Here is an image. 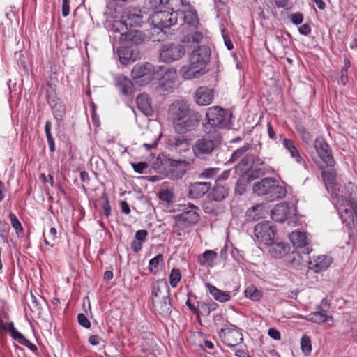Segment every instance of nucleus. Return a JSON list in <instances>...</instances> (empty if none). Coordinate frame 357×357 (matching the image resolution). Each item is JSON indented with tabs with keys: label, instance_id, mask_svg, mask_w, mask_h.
Returning <instances> with one entry per match:
<instances>
[{
	"label": "nucleus",
	"instance_id": "f257e3e1",
	"mask_svg": "<svg viewBox=\"0 0 357 357\" xmlns=\"http://www.w3.org/2000/svg\"><path fill=\"white\" fill-rule=\"evenodd\" d=\"M206 118V122L203 124V131L221 134L220 130L229 126L231 114L219 106H213L207 109Z\"/></svg>",
	"mask_w": 357,
	"mask_h": 357
},
{
	"label": "nucleus",
	"instance_id": "f03ea898",
	"mask_svg": "<svg viewBox=\"0 0 357 357\" xmlns=\"http://www.w3.org/2000/svg\"><path fill=\"white\" fill-rule=\"evenodd\" d=\"M252 190L258 196H267V199L270 201L281 199L287 193L286 188L271 177L264 178L260 181L255 183Z\"/></svg>",
	"mask_w": 357,
	"mask_h": 357
},
{
	"label": "nucleus",
	"instance_id": "7ed1b4c3",
	"mask_svg": "<svg viewBox=\"0 0 357 357\" xmlns=\"http://www.w3.org/2000/svg\"><path fill=\"white\" fill-rule=\"evenodd\" d=\"M142 23V15L141 11L136 8H129L125 9L121 19L116 21L113 25L116 31L121 33L122 36H130L132 33H128L127 30L131 28L139 27Z\"/></svg>",
	"mask_w": 357,
	"mask_h": 357
},
{
	"label": "nucleus",
	"instance_id": "20e7f679",
	"mask_svg": "<svg viewBox=\"0 0 357 357\" xmlns=\"http://www.w3.org/2000/svg\"><path fill=\"white\" fill-rule=\"evenodd\" d=\"M197 206L190 204L181 214L174 217L173 225L174 231L178 236H181V231L197 224L200 219Z\"/></svg>",
	"mask_w": 357,
	"mask_h": 357
},
{
	"label": "nucleus",
	"instance_id": "39448f33",
	"mask_svg": "<svg viewBox=\"0 0 357 357\" xmlns=\"http://www.w3.org/2000/svg\"><path fill=\"white\" fill-rule=\"evenodd\" d=\"M204 135L198 139L192 146L194 154L197 157H202L211 154L222 142L221 134L209 133L204 131Z\"/></svg>",
	"mask_w": 357,
	"mask_h": 357
},
{
	"label": "nucleus",
	"instance_id": "423d86ee",
	"mask_svg": "<svg viewBox=\"0 0 357 357\" xmlns=\"http://www.w3.org/2000/svg\"><path fill=\"white\" fill-rule=\"evenodd\" d=\"M177 78L176 70L174 68L158 66L155 79L159 81L158 89L160 92L171 93Z\"/></svg>",
	"mask_w": 357,
	"mask_h": 357
},
{
	"label": "nucleus",
	"instance_id": "0eeeda50",
	"mask_svg": "<svg viewBox=\"0 0 357 357\" xmlns=\"http://www.w3.org/2000/svg\"><path fill=\"white\" fill-rule=\"evenodd\" d=\"M183 10L178 11V16L182 22L181 23V33H186L189 30L198 29L201 26L197 11L190 7L188 3H184V0H181Z\"/></svg>",
	"mask_w": 357,
	"mask_h": 357
},
{
	"label": "nucleus",
	"instance_id": "6e6552de",
	"mask_svg": "<svg viewBox=\"0 0 357 357\" xmlns=\"http://www.w3.org/2000/svg\"><path fill=\"white\" fill-rule=\"evenodd\" d=\"M314 146L320 160V162L316 160L314 162L321 169L335 165V160L329 145L322 137H317L315 139Z\"/></svg>",
	"mask_w": 357,
	"mask_h": 357
},
{
	"label": "nucleus",
	"instance_id": "1a4fd4ad",
	"mask_svg": "<svg viewBox=\"0 0 357 357\" xmlns=\"http://www.w3.org/2000/svg\"><path fill=\"white\" fill-rule=\"evenodd\" d=\"M156 68L150 63L136 64L131 72L132 79L136 84L144 86L155 79Z\"/></svg>",
	"mask_w": 357,
	"mask_h": 357
},
{
	"label": "nucleus",
	"instance_id": "9d476101",
	"mask_svg": "<svg viewBox=\"0 0 357 357\" xmlns=\"http://www.w3.org/2000/svg\"><path fill=\"white\" fill-rule=\"evenodd\" d=\"M185 54L184 45L179 43H167L160 49V59L165 63H172L181 59Z\"/></svg>",
	"mask_w": 357,
	"mask_h": 357
},
{
	"label": "nucleus",
	"instance_id": "9b49d317",
	"mask_svg": "<svg viewBox=\"0 0 357 357\" xmlns=\"http://www.w3.org/2000/svg\"><path fill=\"white\" fill-rule=\"evenodd\" d=\"M219 336L224 344L229 347H235L243 341V334L238 328L229 324L219 331Z\"/></svg>",
	"mask_w": 357,
	"mask_h": 357
},
{
	"label": "nucleus",
	"instance_id": "f8f14e48",
	"mask_svg": "<svg viewBox=\"0 0 357 357\" xmlns=\"http://www.w3.org/2000/svg\"><path fill=\"white\" fill-rule=\"evenodd\" d=\"M178 17V11H158L155 12L151 17V22L158 29L162 30L167 29L177 22Z\"/></svg>",
	"mask_w": 357,
	"mask_h": 357
},
{
	"label": "nucleus",
	"instance_id": "ddd939ff",
	"mask_svg": "<svg viewBox=\"0 0 357 357\" xmlns=\"http://www.w3.org/2000/svg\"><path fill=\"white\" fill-rule=\"evenodd\" d=\"M190 108V103L184 100H178L170 105L169 108V115L172 119V123L179 121L188 114L195 112Z\"/></svg>",
	"mask_w": 357,
	"mask_h": 357
},
{
	"label": "nucleus",
	"instance_id": "4468645a",
	"mask_svg": "<svg viewBox=\"0 0 357 357\" xmlns=\"http://www.w3.org/2000/svg\"><path fill=\"white\" fill-rule=\"evenodd\" d=\"M201 120V114L195 111L176 122L173 126L177 132L185 133L195 130L199 125Z\"/></svg>",
	"mask_w": 357,
	"mask_h": 357
},
{
	"label": "nucleus",
	"instance_id": "2eb2a0df",
	"mask_svg": "<svg viewBox=\"0 0 357 357\" xmlns=\"http://www.w3.org/2000/svg\"><path fill=\"white\" fill-rule=\"evenodd\" d=\"M257 239L266 245L271 244L275 239V231L273 227L268 222L257 224L254 229Z\"/></svg>",
	"mask_w": 357,
	"mask_h": 357
},
{
	"label": "nucleus",
	"instance_id": "dca6fc26",
	"mask_svg": "<svg viewBox=\"0 0 357 357\" xmlns=\"http://www.w3.org/2000/svg\"><path fill=\"white\" fill-rule=\"evenodd\" d=\"M211 54V49L208 46L200 45L192 50L190 56V62L193 65H197L202 70H206V66L210 60Z\"/></svg>",
	"mask_w": 357,
	"mask_h": 357
},
{
	"label": "nucleus",
	"instance_id": "f3484780",
	"mask_svg": "<svg viewBox=\"0 0 357 357\" xmlns=\"http://www.w3.org/2000/svg\"><path fill=\"white\" fill-rule=\"evenodd\" d=\"M295 214L296 208L294 204L287 203L278 204L271 211L272 219L279 222H284Z\"/></svg>",
	"mask_w": 357,
	"mask_h": 357
},
{
	"label": "nucleus",
	"instance_id": "a211bd4d",
	"mask_svg": "<svg viewBox=\"0 0 357 357\" xmlns=\"http://www.w3.org/2000/svg\"><path fill=\"white\" fill-rule=\"evenodd\" d=\"M289 237L293 245L296 248L300 249L302 253L308 255L312 252L310 241L306 233L294 231L289 234Z\"/></svg>",
	"mask_w": 357,
	"mask_h": 357
},
{
	"label": "nucleus",
	"instance_id": "6ab92c4d",
	"mask_svg": "<svg viewBox=\"0 0 357 357\" xmlns=\"http://www.w3.org/2000/svg\"><path fill=\"white\" fill-rule=\"evenodd\" d=\"M188 162L185 160H171L168 165V169L165 176L172 180L181 178L185 174Z\"/></svg>",
	"mask_w": 357,
	"mask_h": 357
},
{
	"label": "nucleus",
	"instance_id": "aec40b11",
	"mask_svg": "<svg viewBox=\"0 0 357 357\" xmlns=\"http://www.w3.org/2000/svg\"><path fill=\"white\" fill-rule=\"evenodd\" d=\"M214 98V91L206 86H199L197 89L194 95V100L199 106L210 105Z\"/></svg>",
	"mask_w": 357,
	"mask_h": 357
},
{
	"label": "nucleus",
	"instance_id": "412c9836",
	"mask_svg": "<svg viewBox=\"0 0 357 357\" xmlns=\"http://www.w3.org/2000/svg\"><path fill=\"white\" fill-rule=\"evenodd\" d=\"M333 262L332 257L327 255L314 257L309 262V268L315 273H320L328 269Z\"/></svg>",
	"mask_w": 357,
	"mask_h": 357
},
{
	"label": "nucleus",
	"instance_id": "4be33fe9",
	"mask_svg": "<svg viewBox=\"0 0 357 357\" xmlns=\"http://www.w3.org/2000/svg\"><path fill=\"white\" fill-rule=\"evenodd\" d=\"M206 73V70H202V68H200L197 65H193L191 62L189 64L183 66L179 70L181 76L187 80L197 79Z\"/></svg>",
	"mask_w": 357,
	"mask_h": 357
},
{
	"label": "nucleus",
	"instance_id": "5701e85b",
	"mask_svg": "<svg viewBox=\"0 0 357 357\" xmlns=\"http://www.w3.org/2000/svg\"><path fill=\"white\" fill-rule=\"evenodd\" d=\"M170 296V289L165 280H158L151 288V301Z\"/></svg>",
	"mask_w": 357,
	"mask_h": 357
},
{
	"label": "nucleus",
	"instance_id": "b1692460",
	"mask_svg": "<svg viewBox=\"0 0 357 357\" xmlns=\"http://www.w3.org/2000/svg\"><path fill=\"white\" fill-rule=\"evenodd\" d=\"M211 188L210 182H195L188 188V197L197 199L203 197Z\"/></svg>",
	"mask_w": 357,
	"mask_h": 357
},
{
	"label": "nucleus",
	"instance_id": "393cba45",
	"mask_svg": "<svg viewBox=\"0 0 357 357\" xmlns=\"http://www.w3.org/2000/svg\"><path fill=\"white\" fill-rule=\"evenodd\" d=\"M267 245L269 247V253L275 258H281L285 256L290 249L289 244L278 241L277 239H274L271 244H268Z\"/></svg>",
	"mask_w": 357,
	"mask_h": 357
},
{
	"label": "nucleus",
	"instance_id": "a878e982",
	"mask_svg": "<svg viewBox=\"0 0 357 357\" xmlns=\"http://www.w3.org/2000/svg\"><path fill=\"white\" fill-rule=\"evenodd\" d=\"M47 102L52 108L53 114L56 120H62L66 114V108L63 102L56 96L49 95Z\"/></svg>",
	"mask_w": 357,
	"mask_h": 357
},
{
	"label": "nucleus",
	"instance_id": "bb28decb",
	"mask_svg": "<svg viewBox=\"0 0 357 357\" xmlns=\"http://www.w3.org/2000/svg\"><path fill=\"white\" fill-rule=\"evenodd\" d=\"M152 301V305L154 312L163 317H167L171 313L172 304L169 297L162 298V299H155Z\"/></svg>",
	"mask_w": 357,
	"mask_h": 357
},
{
	"label": "nucleus",
	"instance_id": "cd10ccee",
	"mask_svg": "<svg viewBox=\"0 0 357 357\" xmlns=\"http://www.w3.org/2000/svg\"><path fill=\"white\" fill-rule=\"evenodd\" d=\"M137 108L146 116H151L153 114L150 98L148 95L142 93L136 98Z\"/></svg>",
	"mask_w": 357,
	"mask_h": 357
},
{
	"label": "nucleus",
	"instance_id": "c85d7f7f",
	"mask_svg": "<svg viewBox=\"0 0 357 357\" xmlns=\"http://www.w3.org/2000/svg\"><path fill=\"white\" fill-rule=\"evenodd\" d=\"M115 86L121 93L127 95L132 86V82L123 75H118L114 78Z\"/></svg>",
	"mask_w": 357,
	"mask_h": 357
},
{
	"label": "nucleus",
	"instance_id": "c756f323",
	"mask_svg": "<svg viewBox=\"0 0 357 357\" xmlns=\"http://www.w3.org/2000/svg\"><path fill=\"white\" fill-rule=\"evenodd\" d=\"M306 319L310 321L319 324L326 323L330 321H333V317L327 314L326 311L323 309L310 313Z\"/></svg>",
	"mask_w": 357,
	"mask_h": 357
},
{
	"label": "nucleus",
	"instance_id": "7c9ffc66",
	"mask_svg": "<svg viewBox=\"0 0 357 357\" xmlns=\"http://www.w3.org/2000/svg\"><path fill=\"white\" fill-rule=\"evenodd\" d=\"M206 287L209 293L216 301L224 303L230 300L231 296L228 292L222 291L209 283H206Z\"/></svg>",
	"mask_w": 357,
	"mask_h": 357
},
{
	"label": "nucleus",
	"instance_id": "2f4dec72",
	"mask_svg": "<svg viewBox=\"0 0 357 357\" xmlns=\"http://www.w3.org/2000/svg\"><path fill=\"white\" fill-rule=\"evenodd\" d=\"M282 144L284 147L289 151L291 157L294 159L297 163L302 164L304 162L293 141L287 138H284L282 139Z\"/></svg>",
	"mask_w": 357,
	"mask_h": 357
},
{
	"label": "nucleus",
	"instance_id": "473e14b6",
	"mask_svg": "<svg viewBox=\"0 0 357 357\" xmlns=\"http://www.w3.org/2000/svg\"><path fill=\"white\" fill-rule=\"evenodd\" d=\"M10 336L14 340L17 341L19 344L28 347L31 351L36 352L38 351L37 347L34 344L31 343L16 329L13 330V333L10 334Z\"/></svg>",
	"mask_w": 357,
	"mask_h": 357
},
{
	"label": "nucleus",
	"instance_id": "72a5a7b5",
	"mask_svg": "<svg viewBox=\"0 0 357 357\" xmlns=\"http://www.w3.org/2000/svg\"><path fill=\"white\" fill-rule=\"evenodd\" d=\"M322 169V178L328 190L329 188L336 190V173L333 169L324 170Z\"/></svg>",
	"mask_w": 357,
	"mask_h": 357
},
{
	"label": "nucleus",
	"instance_id": "f704fd0d",
	"mask_svg": "<svg viewBox=\"0 0 357 357\" xmlns=\"http://www.w3.org/2000/svg\"><path fill=\"white\" fill-rule=\"evenodd\" d=\"M228 195V189L220 184H216L213 187L211 196L213 199L217 202L222 201Z\"/></svg>",
	"mask_w": 357,
	"mask_h": 357
},
{
	"label": "nucleus",
	"instance_id": "c9c22d12",
	"mask_svg": "<svg viewBox=\"0 0 357 357\" xmlns=\"http://www.w3.org/2000/svg\"><path fill=\"white\" fill-rule=\"evenodd\" d=\"M169 161L170 159L167 158L165 155H159L153 162V167L158 172L165 174L166 167H168Z\"/></svg>",
	"mask_w": 357,
	"mask_h": 357
},
{
	"label": "nucleus",
	"instance_id": "e433bc0d",
	"mask_svg": "<svg viewBox=\"0 0 357 357\" xmlns=\"http://www.w3.org/2000/svg\"><path fill=\"white\" fill-rule=\"evenodd\" d=\"M118 54L119 56V61L123 65H126L130 62L135 61V59L132 56V52L128 47H121L119 49Z\"/></svg>",
	"mask_w": 357,
	"mask_h": 357
},
{
	"label": "nucleus",
	"instance_id": "4c0bfd02",
	"mask_svg": "<svg viewBox=\"0 0 357 357\" xmlns=\"http://www.w3.org/2000/svg\"><path fill=\"white\" fill-rule=\"evenodd\" d=\"M43 236L45 244L52 248L58 242L57 231L54 227H50L47 234L43 230Z\"/></svg>",
	"mask_w": 357,
	"mask_h": 357
},
{
	"label": "nucleus",
	"instance_id": "58836bf2",
	"mask_svg": "<svg viewBox=\"0 0 357 357\" xmlns=\"http://www.w3.org/2000/svg\"><path fill=\"white\" fill-rule=\"evenodd\" d=\"M182 33L185 36V40L188 43L198 44L201 43L203 39V34L199 30V27L198 29L189 30V31Z\"/></svg>",
	"mask_w": 357,
	"mask_h": 357
},
{
	"label": "nucleus",
	"instance_id": "ea45409f",
	"mask_svg": "<svg viewBox=\"0 0 357 357\" xmlns=\"http://www.w3.org/2000/svg\"><path fill=\"white\" fill-rule=\"evenodd\" d=\"M262 206L256 205L248 209L245 213L246 220L248 221H255L261 218Z\"/></svg>",
	"mask_w": 357,
	"mask_h": 357
},
{
	"label": "nucleus",
	"instance_id": "a19ab883",
	"mask_svg": "<svg viewBox=\"0 0 357 357\" xmlns=\"http://www.w3.org/2000/svg\"><path fill=\"white\" fill-rule=\"evenodd\" d=\"M171 145L175 149H179V151H185L189 150V144L188 140L183 136L174 137L171 140Z\"/></svg>",
	"mask_w": 357,
	"mask_h": 357
},
{
	"label": "nucleus",
	"instance_id": "79ce46f5",
	"mask_svg": "<svg viewBox=\"0 0 357 357\" xmlns=\"http://www.w3.org/2000/svg\"><path fill=\"white\" fill-rule=\"evenodd\" d=\"M273 169L269 166L262 167H252L250 170L249 176L252 178H257L269 173Z\"/></svg>",
	"mask_w": 357,
	"mask_h": 357
},
{
	"label": "nucleus",
	"instance_id": "37998d69",
	"mask_svg": "<svg viewBox=\"0 0 357 357\" xmlns=\"http://www.w3.org/2000/svg\"><path fill=\"white\" fill-rule=\"evenodd\" d=\"M245 296L253 301H257L261 298L262 294L255 287L250 286L245 290Z\"/></svg>",
	"mask_w": 357,
	"mask_h": 357
},
{
	"label": "nucleus",
	"instance_id": "c03bdc74",
	"mask_svg": "<svg viewBox=\"0 0 357 357\" xmlns=\"http://www.w3.org/2000/svg\"><path fill=\"white\" fill-rule=\"evenodd\" d=\"M301 348L305 356L310 354L312 351L311 340L307 335H303L301 339Z\"/></svg>",
	"mask_w": 357,
	"mask_h": 357
},
{
	"label": "nucleus",
	"instance_id": "a18cd8bd",
	"mask_svg": "<svg viewBox=\"0 0 357 357\" xmlns=\"http://www.w3.org/2000/svg\"><path fill=\"white\" fill-rule=\"evenodd\" d=\"M158 197L161 201L169 204L173 202L174 195L173 192L169 189H162L158 192Z\"/></svg>",
	"mask_w": 357,
	"mask_h": 357
},
{
	"label": "nucleus",
	"instance_id": "49530a36",
	"mask_svg": "<svg viewBox=\"0 0 357 357\" xmlns=\"http://www.w3.org/2000/svg\"><path fill=\"white\" fill-rule=\"evenodd\" d=\"M297 131L302 139L305 144H310L312 140V136L303 126L297 127Z\"/></svg>",
	"mask_w": 357,
	"mask_h": 357
},
{
	"label": "nucleus",
	"instance_id": "de8ad7c7",
	"mask_svg": "<svg viewBox=\"0 0 357 357\" xmlns=\"http://www.w3.org/2000/svg\"><path fill=\"white\" fill-rule=\"evenodd\" d=\"M9 218L13 227L16 231V234L19 235V234L22 233L24 229L17 217L14 213H10L9 214Z\"/></svg>",
	"mask_w": 357,
	"mask_h": 357
},
{
	"label": "nucleus",
	"instance_id": "09e8293b",
	"mask_svg": "<svg viewBox=\"0 0 357 357\" xmlns=\"http://www.w3.org/2000/svg\"><path fill=\"white\" fill-rule=\"evenodd\" d=\"M100 200L102 213L105 216L109 217L111 214V206L106 193L102 194Z\"/></svg>",
	"mask_w": 357,
	"mask_h": 357
},
{
	"label": "nucleus",
	"instance_id": "8fccbe9b",
	"mask_svg": "<svg viewBox=\"0 0 357 357\" xmlns=\"http://www.w3.org/2000/svg\"><path fill=\"white\" fill-rule=\"evenodd\" d=\"M250 144L248 143L245 144L241 148L236 149L231 155L229 161H235L241 158L247 151L250 148Z\"/></svg>",
	"mask_w": 357,
	"mask_h": 357
},
{
	"label": "nucleus",
	"instance_id": "3c124183",
	"mask_svg": "<svg viewBox=\"0 0 357 357\" xmlns=\"http://www.w3.org/2000/svg\"><path fill=\"white\" fill-rule=\"evenodd\" d=\"M181 273L178 269L174 268L172 270L169 275V283L172 287H176L181 280Z\"/></svg>",
	"mask_w": 357,
	"mask_h": 357
},
{
	"label": "nucleus",
	"instance_id": "603ef678",
	"mask_svg": "<svg viewBox=\"0 0 357 357\" xmlns=\"http://www.w3.org/2000/svg\"><path fill=\"white\" fill-rule=\"evenodd\" d=\"M163 261V255L159 254L151 259L149 263V270L152 272L154 269H158L160 264Z\"/></svg>",
	"mask_w": 357,
	"mask_h": 357
},
{
	"label": "nucleus",
	"instance_id": "864d4df0",
	"mask_svg": "<svg viewBox=\"0 0 357 357\" xmlns=\"http://www.w3.org/2000/svg\"><path fill=\"white\" fill-rule=\"evenodd\" d=\"M219 172V168H207L205 169L199 176L202 178H210L215 176Z\"/></svg>",
	"mask_w": 357,
	"mask_h": 357
},
{
	"label": "nucleus",
	"instance_id": "5fc2aeb1",
	"mask_svg": "<svg viewBox=\"0 0 357 357\" xmlns=\"http://www.w3.org/2000/svg\"><path fill=\"white\" fill-rule=\"evenodd\" d=\"M169 0H149V4L152 9L157 10L163 8Z\"/></svg>",
	"mask_w": 357,
	"mask_h": 357
},
{
	"label": "nucleus",
	"instance_id": "6e6d98bb",
	"mask_svg": "<svg viewBox=\"0 0 357 357\" xmlns=\"http://www.w3.org/2000/svg\"><path fill=\"white\" fill-rule=\"evenodd\" d=\"M8 230L9 225L0 220V237L4 241H7V233Z\"/></svg>",
	"mask_w": 357,
	"mask_h": 357
},
{
	"label": "nucleus",
	"instance_id": "4d7b16f0",
	"mask_svg": "<svg viewBox=\"0 0 357 357\" xmlns=\"http://www.w3.org/2000/svg\"><path fill=\"white\" fill-rule=\"evenodd\" d=\"M78 323L85 328H89L91 327V322L88 318L82 313L77 315Z\"/></svg>",
	"mask_w": 357,
	"mask_h": 357
},
{
	"label": "nucleus",
	"instance_id": "13d9d810",
	"mask_svg": "<svg viewBox=\"0 0 357 357\" xmlns=\"http://www.w3.org/2000/svg\"><path fill=\"white\" fill-rule=\"evenodd\" d=\"M132 165L134 170L139 174L144 173L146 169L149 167L148 165L145 162L133 163Z\"/></svg>",
	"mask_w": 357,
	"mask_h": 357
},
{
	"label": "nucleus",
	"instance_id": "bf43d9fd",
	"mask_svg": "<svg viewBox=\"0 0 357 357\" xmlns=\"http://www.w3.org/2000/svg\"><path fill=\"white\" fill-rule=\"evenodd\" d=\"M202 256L206 262H211L216 258L217 254L213 250H206L202 254Z\"/></svg>",
	"mask_w": 357,
	"mask_h": 357
},
{
	"label": "nucleus",
	"instance_id": "052dcab7",
	"mask_svg": "<svg viewBox=\"0 0 357 357\" xmlns=\"http://www.w3.org/2000/svg\"><path fill=\"white\" fill-rule=\"evenodd\" d=\"M254 161V155L247 154L241 159V165L245 167L250 166Z\"/></svg>",
	"mask_w": 357,
	"mask_h": 357
},
{
	"label": "nucleus",
	"instance_id": "680f3d73",
	"mask_svg": "<svg viewBox=\"0 0 357 357\" xmlns=\"http://www.w3.org/2000/svg\"><path fill=\"white\" fill-rule=\"evenodd\" d=\"M147 235H148V232L146 230H144V229L138 230L135 233V240L143 243L146 241Z\"/></svg>",
	"mask_w": 357,
	"mask_h": 357
},
{
	"label": "nucleus",
	"instance_id": "e2e57ef3",
	"mask_svg": "<svg viewBox=\"0 0 357 357\" xmlns=\"http://www.w3.org/2000/svg\"><path fill=\"white\" fill-rule=\"evenodd\" d=\"M291 20L292 23L294 24H296V25L301 24L303 20V15L301 13H296L291 14Z\"/></svg>",
	"mask_w": 357,
	"mask_h": 357
},
{
	"label": "nucleus",
	"instance_id": "0e129e2a",
	"mask_svg": "<svg viewBox=\"0 0 357 357\" xmlns=\"http://www.w3.org/2000/svg\"><path fill=\"white\" fill-rule=\"evenodd\" d=\"M70 13V0H63L62 2V15L67 17Z\"/></svg>",
	"mask_w": 357,
	"mask_h": 357
},
{
	"label": "nucleus",
	"instance_id": "69168bd1",
	"mask_svg": "<svg viewBox=\"0 0 357 357\" xmlns=\"http://www.w3.org/2000/svg\"><path fill=\"white\" fill-rule=\"evenodd\" d=\"M51 128H52L51 122L49 121H46L45 125V135H46L47 141L54 139L52 137V135L51 133Z\"/></svg>",
	"mask_w": 357,
	"mask_h": 357
},
{
	"label": "nucleus",
	"instance_id": "338daca9",
	"mask_svg": "<svg viewBox=\"0 0 357 357\" xmlns=\"http://www.w3.org/2000/svg\"><path fill=\"white\" fill-rule=\"evenodd\" d=\"M268 334L271 338L275 340H279L281 337L280 332L273 328L268 329Z\"/></svg>",
	"mask_w": 357,
	"mask_h": 357
},
{
	"label": "nucleus",
	"instance_id": "774afa93",
	"mask_svg": "<svg viewBox=\"0 0 357 357\" xmlns=\"http://www.w3.org/2000/svg\"><path fill=\"white\" fill-rule=\"evenodd\" d=\"M298 31L302 35L308 36L311 33V28L308 24H305L299 27Z\"/></svg>",
	"mask_w": 357,
	"mask_h": 357
}]
</instances>
